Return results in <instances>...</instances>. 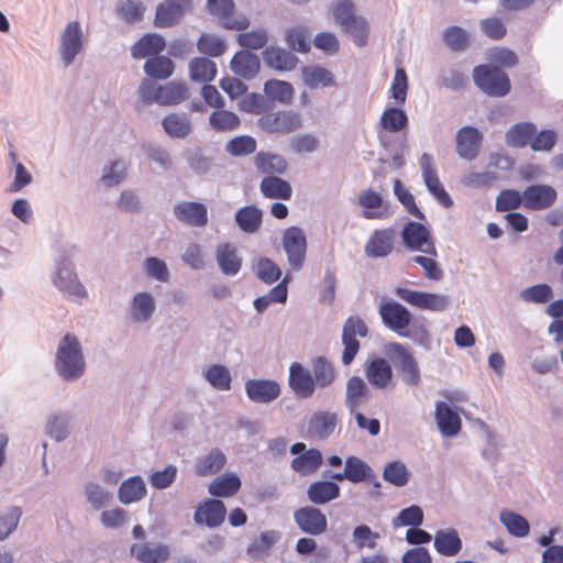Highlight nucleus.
<instances>
[{"label": "nucleus", "mask_w": 563, "mask_h": 563, "mask_svg": "<svg viewBox=\"0 0 563 563\" xmlns=\"http://www.w3.org/2000/svg\"><path fill=\"white\" fill-rule=\"evenodd\" d=\"M344 33L352 36L357 46H364L368 38V23L362 15H356L350 23L341 29Z\"/></svg>", "instance_id": "69168bd1"}, {"label": "nucleus", "mask_w": 563, "mask_h": 563, "mask_svg": "<svg viewBox=\"0 0 563 563\" xmlns=\"http://www.w3.org/2000/svg\"><path fill=\"white\" fill-rule=\"evenodd\" d=\"M399 336L410 339L426 351L432 349V335L427 328V319L424 317H412L410 327L406 328Z\"/></svg>", "instance_id": "e433bc0d"}, {"label": "nucleus", "mask_w": 563, "mask_h": 563, "mask_svg": "<svg viewBox=\"0 0 563 563\" xmlns=\"http://www.w3.org/2000/svg\"><path fill=\"white\" fill-rule=\"evenodd\" d=\"M339 423L335 412L319 410L313 412L307 423V434L319 440L330 438Z\"/></svg>", "instance_id": "6ab92c4d"}, {"label": "nucleus", "mask_w": 563, "mask_h": 563, "mask_svg": "<svg viewBox=\"0 0 563 563\" xmlns=\"http://www.w3.org/2000/svg\"><path fill=\"white\" fill-rule=\"evenodd\" d=\"M423 511L418 505H410L399 511L397 517L393 519L394 527L418 528L423 522Z\"/></svg>", "instance_id": "bf43d9fd"}, {"label": "nucleus", "mask_w": 563, "mask_h": 563, "mask_svg": "<svg viewBox=\"0 0 563 563\" xmlns=\"http://www.w3.org/2000/svg\"><path fill=\"white\" fill-rule=\"evenodd\" d=\"M420 164L423 179L428 189L433 194V196L439 200V202L444 208H450L453 203L452 199L440 183L437 170L432 163L431 155L427 153L422 154L420 158Z\"/></svg>", "instance_id": "aec40b11"}, {"label": "nucleus", "mask_w": 563, "mask_h": 563, "mask_svg": "<svg viewBox=\"0 0 563 563\" xmlns=\"http://www.w3.org/2000/svg\"><path fill=\"white\" fill-rule=\"evenodd\" d=\"M189 75L194 81L209 82L217 76V66L207 57H195L189 63Z\"/></svg>", "instance_id": "de8ad7c7"}, {"label": "nucleus", "mask_w": 563, "mask_h": 563, "mask_svg": "<svg viewBox=\"0 0 563 563\" xmlns=\"http://www.w3.org/2000/svg\"><path fill=\"white\" fill-rule=\"evenodd\" d=\"M483 136L479 131L474 126H464L457 131L456 134V152L467 161L476 158L479 152V146Z\"/></svg>", "instance_id": "412c9836"}, {"label": "nucleus", "mask_w": 563, "mask_h": 563, "mask_svg": "<svg viewBox=\"0 0 563 563\" xmlns=\"http://www.w3.org/2000/svg\"><path fill=\"white\" fill-rule=\"evenodd\" d=\"M499 520L506 527L508 533L515 538H525L530 532L529 521L518 512L507 509L501 510Z\"/></svg>", "instance_id": "a19ab883"}, {"label": "nucleus", "mask_w": 563, "mask_h": 563, "mask_svg": "<svg viewBox=\"0 0 563 563\" xmlns=\"http://www.w3.org/2000/svg\"><path fill=\"white\" fill-rule=\"evenodd\" d=\"M146 485L140 475L124 479L118 489V498L123 505L142 500L146 496Z\"/></svg>", "instance_id": "72a5a7b5"}, {"label": "nucleus", "mask_w": 563, "mask_h": 563, "mask_svg": "<svg viewBox=\"0 0 563 563\" xmlns=\"http://www.w3.org/2000/svg\"><path fill=\"white\" fill-rule=\"evenodd\" d=\"M395 234L393 228L375 230L365 245L366 255L373 258L388 256L394 249Z\"/></svg>", "instance_id": "4be33fe9"}, {"label": "nucleus", "mask_w": 563, "mask_h": 563, "mask_svg": "<svg viewBox=\"0 0 563 563\" xmlns=\"http://www.w3.org/2000/svg\"><path fill=\"white\" fill-rule=\"evenodd\" d=\"M312 379L317 388H327L336 379V372L325 356H317L312 361Z\"/></svg>", "instance_id": "4c0bfd02"}, {"label": "nucleus", "mask_w": 563, "mask_h": 563, "mask_svg": "<svg viewBox=\"0 0 563 563\" xmlns=\"http://www.w3.org/2000/svg\"><path fill=\"white\" fill-rule=\"evenodd\" d=\"M156 309L155 299L147 291L134 295L131 303V318L134 322L142 323L148 321Z\"/></svg>", "instance_id": "c9c22d12"}, {"label": "nucleus", "mask_w": 563, "mask_h": 563, "mask_svg": "<svg viewBox=\"0 0 563 563\" xmlns=\"http://www.w3.org/2000/svg\"><path fill=\"white\" fill-rule=\"evenodd\" d=\"M434 418L439 431L443 437H456L462 429V419L457 407L445 401H438L434 411Z\"/></svg>", "instance_id": "dca6fc26"}, {"label": "nucleus", "mask_w": 563, "mask_h": 563, "mask_svg": "<svg viewBox=\"0 0 563 563\" xmlns=\"http://www.w3.org/2000/svg\"><path fill=\"white\" fill-rule=\"evenodd\" d=\"M264 92L269 99L283 104H290L295 95L291 84L278 79L267 80L264 85Z\"/></svg>", "instance_id": "8fccbe9b"}, {"label": "nucleus", "mask_w": 563, "mask_h": 563, "mask_svg": "<svg viewBox=\"0 0 563 563\" xmlns=\"http://www.w3.org/2000/svg\"><path fill=\"white\" fill-rule=\"evenodd\" d=\"M294 521L298 529L308 536H320L328 529L327 516L313 505L303 506L295 510Z\"/></svg>", "instance_id": "9b49d317"}, {"label": "nucleus", "mask_w": 563, "mask_h": 563, "mask_svg": "<svg viewBox=\"0 0 563 563\" xmlns=\"http://www.w3.org/2000/svg\"><path fill=\"white\" fill-rule=\"evenodd\" d=\"M209 121L214 130L222 132L235 130L240 125V118L234 112L223 109L213 111Z\"/></svg>", "instance_id": "e2e57ef3"}, {"label": "nucleus", "mask_w": 563, "mask_h": 563, "mask_svg": "<svg viewBox=\"0 0 563 563\" xmlns=\"http://www.w3.org/2000/svg\"><path fill=\"white\" fill-rule=\"evenodd\" d=\"M395 294L410 306L422 310L442 312L450 306V297L443 294L413 290L407 287H396Z\"/></svg>", "instance_id": "0eeeda50"}, {"label": "nucleus", "mask_w": 563, "mask_h": 563, "mask_svg": "<svg viewBox=\"0 0 563 563\" xmlns=\"http://www.w3.org/2000/svg\"><path fill=\"white\" fill-rule=\"evenodd\" d=\"M190 7L191 0H165L157 7L155 25L158 27L174 25Z\"/></svg>", "instance_id": "b1692460"}, {"label": "nucleus", "mask_w": 563, "mask_h": 563, "mask_svg": "<svg viewBox=\"0 0 563 563\" xmlns=\"http://www.w3.org/2000/svg\"><path fill=\"white\" fill-rule=\"evenodd\" d=\"M379 123L387 132L397 133L407 128L408 117L405 111L399 108H387L382 113Z\"/></svg>", "instance_id": "5fc2aeb1"}, {"label": "nucleus", "mask_w": 563, "mask_h": 563, "mask_svg": "<svg viewBox=\"0 0 563 563\" xmlns=\"http://www.w3.org/2000/svg\"><path fill=\"white\" fill-rule=\"evenodd\" d=\"M435 551L443 556H455L463 549V541L455 528L439 529L433 538Z\"/></svg>", "instance_id": "c85d7f7f"}, {"label": "nucleus", "mask_w": 563, "mask_h": 563, "mask_svg": "<svg viewBox=\"0 0 563 563\" xmlns=\"http://www.w3.org/2000/svg\"><path fill=\"white\" fill-rule=\"evenodd\" d=\"M341 488L334 479L312 482L307 488V498L313 506L325 505L340 497Z\"/></svg>", "instance_id": "393cba45"}, {"label": "nucleus", "mask_w": 563, "mask_h": 563, "mask_svg": "<svg viewBox=\"0 0 563 563\" xmlns=\"http://www.w3.org/2000/svg\"><path fill=\"white\" fill-rule=\"evenodd\" d=\"M256 172L262 175L284 174L287 170L288 163L279 154L272 152H258L253 158Z\"/></svg>", "instance_id": "473e14b6"}, {"label": "nucleus", "mask_w": 563, "mask_h": 563, "mask_svg": "<svg viewBox=\"0 0 563 563\" xmlns=\"http://www.w3.org/2000/svg\"><path fill=\"white\" fill-rule=\"evenodd\" d=\"M257 124L262 131L268 134H289L302 126L301 115L292 110H279L265 112Z\"/></svg>", "instance_id": "423d86ee"}, {"label": "nucleus", "mask_w": 563, "mask_h": 563, "mask_svg": "<svg viewBox=\"0 0 563 563\" xmlns=\"http://www.w3.org/2000/svg\"><path fill=\"white\" fill-rule=\"evenodd\" d=\"M323 463V456L320 450L309 449L292 459L290 467L302 476L316 473Z\"/></svg>", "instance_id": "f704fd0d"}, {"label": "nucleus", "mask_w": 563, "mask_h": 563, "mask_svg": "<svg viewBox=\"0 0 563 563\" xmlns=\"http://www.w3.org/2000/svg\"><path fill=\"white\" fill-rule=\"evenodd\" d=\"M556 196L555 189L551 186L531 185L523 191V206L531 210L547 209L552 206Z\"/></svg>", "instance_id": "a878e982"}, {"label": "nucleus", "mask_w": 563, "mask_h": 563, "mask_svg": "<svg viewBox=\"0 0 563 563\" xmlns=\"http://www.w3.org/2000/svg\"><path fill=\"white\" fill-rule=\"evenodd\" d=\"M73 413L59 410L51 413L44 427L45 434L55 442L65 441L71 433Z\"/></svg>", "instance_id": "5701e85b"}, {"label": "nucleus", "mask_w": 563, "mask_h": 563, "mask_svg": "<svg viewBox=\"0 0 563 563\" xmlns=\"http://www.w3.org/2000/svg\"><path fill=\"white\" fill-rule=\"evenodd\" d=\"M369 388L360 376H352L346 383L345 406L351 413L355 412L363 399L368 398Z\"/></svg>", "instance_id": "58836bf2"}, {"label": "nucleus", "mask_w": 563, "mask_h": 563, "mask_svg": "<svg viewBox=\"0 0 563 563\" xmlns=\"http://www.w3.org/2000/svg\"><path fill=\"white\" fill-rule=\"evenodd\" d=\"M404 246L409 251L422 250L431 239V230L428 225L417 222H407L400 232Z\"/></svg>", "instance_id": "bb28decb"}, {"label": "nucleus", "mask_w": 563, "mask_h": 563, "mask_svg": "<svg viewBox=\"0 0 563 563\" xmlns=\"http://www.w3.org/2000/svg\"><path fill=\"white\" fill-rule=\"evenodd\" d=\"M139 96L144 104L176 106L188 99L189 90L187 85L180 81L156 85L144 79L140 85Z\"/></svg>", "instance_id": "7ed1b4c3"}, {"label": "nucleus", "mask_w": 563, "mask_h": 563, "mask_svg": "<svg viewBox=\"0 0 563 563\" xmlns=\"http://www.w3.org/2000/svg\"><path fill=\"white\" fill-rule=\"evenodd\" d=\"M265 63L277 70H291L297 58L288 51L278 47H268L264 51Z\"/></svg>", "instance_id": "37998d69"}, {"label": "nucleus", "mask_w": 563, "mask_h": 563, "mask_svg": "<svg viewBox=\"0 0 563 563\" xmlns=\"http://www.w3.org/2000/svg\"><path fill=\"white\" fill-rule=\"evenodd\" d=\"M241 488V479L236 474L230 473L217 477L210 483L208 492L213 497H231Z\"/></svg>", "instance_id": "ea45409f"}, {"label": "nucleus", "mask_w": 563, "mask_h": 563, "mask_svg": "<svg viewBox=\"0 0 563 563\" xmlns=\"http://www.w3.org/2000/svg\"><path fill=\"white\" fill-rule=\"evenodd\" d=\"M330 11L334 21L341 29L357 15L353 0H335L331 5Z\"/></svg>", "instance_id": "052dcab7"}, {"label": "nucleus", "mask_w": 563, "mask_h": 563, "mask_svg": "<svg viewBox=\"0 0 563 563\" xmlns=\"http://www.w3.org/2000/svg\"><path fill=\"white\" fill-rule=\"evenodd\" d=\"M22 514L20 506H10L0 514V541L5 540L16 529Z\"/></svg>", "instance_id": "680f3d73"}, {"label": "nucleus", "mask_w": 563, "mask_h": 563, "mask_svg": "<svg viewBox=\"0 0 563 563\" xmlns=\"http://www.w3.org/2000/svg\"><path fill=\"white\" fill-rule=\"evenodd\" d=\"M87 368V363L79 339L73 333H66L58 342L54 369L57 376L66 383L80 379Z\"/></svg>", "instance_id": "f257e3e1"}, {"label": "nucleus", "mask_w": 563, "mask_h": 563, "mask_svg": "<svg viewBox=\"0 0 563 563\" xmlns=\"http://www.w3.org/2000/svg\"><path fill=\"white\" fill-rule=\"evenodd\" d=\"M473 79L476 86L490 97H504L511 88L508 75L496 66H476L473 69Z\"/></svg>", "instance_id": "39448f33"}, {"label": "nucleus", "mask_w": 563, "mask_h": 563, "mask_svg": "<svg viewBox=\"0 0 563 563\" xmlns=\"http://www.w3.org/2000/svg\"><path fill=\"white\" fill-rule=\"evenodd\" d=\"M175 70L174 62L163 55L147 58L144 64V71L152 78L165 80L169 78Z\"/></svg>", "instance_id": "c03bdc74"}, {"label": "nucleus", "mask_w": 563, "mask_h": 563, "mask_svg": "<svg viewBox=\"0 0 563 563\" xmlns=\"http://www.w3.org/2000/svg\"><path fill=\"white\" fill-rule=\"evenodd\" d=\"M256 140L250 135H240L230 140L225 146L227 152L232 156H244L256 151Z\"/></svg>", "instance_id": "774afa93"}, {"label": "nucleus", "mask_w": 563, "mask_h": 563, "mask_svg": "<svg viewBox=\"0 0 563 563\" xmlns=\"http://www.w3.org/2000/svg\"><path fill=\"white\" fill-rule=\"evenodd\" d=\"M225 463L227 456L220 449L213 448L203 459L197 461L196 473L199 476L213 475L220 472Z\"/></svg>", "instance_id": "79ce46f5"}, {"label": "nucleus", "mask_w": 563, "mask_h": 563, "mask_svg": "<svg viewBox=\"0 0 563 563\" xmlns=\"http://www.w3.org/2000/svg\"><path fill=\"white\" fill-rule=\"evenodd\" d=\"M288 46L297 52L307 53L310 51V32L305 25L290 27L286 32Z\"/></svg>", "instance_id": "13d9d810"}, {"label": "nucleus", "mask_w": 563, "mask_h": 563, "mask_svg": "<svg viewBox=\"0 0 563 563\" xmlns=\"http://www.w3.org/2000/svg\"><path fill=\"white\" fill-rule=\"evenodd\" d=\"M58 254L55 260V272L52 277L53 285L69 296L86 297L87 291L78 279L71 257L77 252L76 245L56 243L54 246Z\"/></svg>", "instance_id": "f03ea898"}, {"label": "nucleus", "mask_w": 563, "mask_h": 563, "mask_svg": "<svg viewBox=\"0 0 563 563\" xmlns=\"http://www.w3.org/2000/svg\"><path fill=\"white\" fill-rule=\"evenodd\" d=\"M216 260L221 273L225 276H235L241 271L242 258L231 243H221L217 246Z\"/></svg>", "instance_id": "c756f323"}, {"label": "nucleus", "mask_w": 563, "mask_h": 563, "mask_svg": "<svg viewBox=\"0 0 563 563\" xmlns=\"http://www.w3.org/2000/svg\"><path fill=\"white\" fill-rule=\"evenodd\" d=\"M305 82L309 87L331 86L334 84L332 73L323 67H306L302 71Z\"/></svg>", "instance_id": "338daca9"}, {"label": "nucleus", "mask_w": 563, "mask_h": 563, "mask_svg": "<svg viewBox=\"0 0 563 563\" xmlns=\"http://www.w3.org/2000/svg\"><path fill=\"white\" fill-rule=\"evenodd\" d=\"M227 508L222 500L217 498H207L200 503L194 514V520L197 525H206L208 528H217L224 521Z\"/></svg>", "instance_id": "f3484780"}, {"label": "nucleus", "mask_w": 563, "mask_h": 563, "mask_svg": "<svg viewBox=\"0 0 563 563\" xmlns=\"http://www.w3.org/2000/svg\"><path fill=\"white\" fill-rule=\"evenodd\" d=\"M82 47V33L77 21L69 22L62 34V57L69 65Z\"/></svg>", "instance_id": "cd10ccee"}, {"label": "nucleus", "mask_w": 563, "mask_h": 563, "mask_svg": "<svg viewBox=\"0 0 563 563\" xmlns=\"http://www.w3.org/2000/svg\"><path fill=\"white\" fill-rule=\"evenodd\" d=\"M230 66L235 75L251 79L258 74L261 63L256 54L243 49L234 54Z\"/></svg>", "instance_id": "7c9ffc66"}, {"label": "nucleus", "mask_w": 563, "mask_h": 563, "mask_svg": "<svg viewBox=\"0 0 563 563\" xmlns=\"http://www.w3.org/2000/svg\"><path fill=\"white\" fill-rule=\"evenodd\" d=\"M411 477L410 471L404 462L394 460L387 462L383 470V479L396 487L406 486Z\"/></svg>", "instance_id": "09e8293b"}, {"label": "nucleus", "mask_w": 563, "mask_h": 563, "mask_svg": "<svg viewBox=\"0 0 563 563\" xmlns=\"http://www.w3.org/2000/svg\"><path fill=\"white\" fill-rule=\"evenodd\" d=\"M166 47L164 37L156 33H148L141 37L131 48L133 58L158 56Z\"/></svg>", "instance_id": "2f4dec72"}, {"label": "nucleus", "mask_w": 563, "mask_h": 563, "mask_svg": "<svg viewBox=\"0 0 563 563\" xmlns=\"http://www.w3.org/2000/svg\"><path fill=\"white\" fill-rule=\"evenodd\" d=\"M205 379L217 390L231 389L232 376L229 368L222 364H212L203 371Z\"/></svg>", "instance_id": "49530a36"}, {"label": "nucleus", "mask_w": 563, "mask_h": 563, "mask_svg": "<svg viewBox=\"0 0 563 563\" xmlns=\"http://www.w3.org/2000/svg\"><path fill=\"white\" fill-rule=\"evenodd\" d=\"M520 298L528 303L543 305L553 299V289L547 283L536 284L520 291Z\"/></svg>", "instance_id": "6e6d98bb"}, {"label": "nucleus", "mask_w": 563, "mask_h": 563, "mask_svg": "<svg viewBox=\"0 0 563 563\" xmlns=\"http://www.w3.org/2000/svg\"><path fill=\"white\" fill-rule=\"evenodd\" d=\"M162 125L174 139H184L191 132V123L186 114L170 113L163 119Z\"/></svg>", "instance_id": "a18cd8bd"}, {"label": "nucleus", "mask_w": 563, "mask_h": 563, "mask_svg": "<svg viewBox=\"0 0 563 563\" xmlns=\"http://www.w3.org/2000/svg\"><path fill=\"white\" fill-rule=\"evenodd\" d=\"M283 246L287 254V260L294 271H299L306 258L307 240L302 229L289 227L283 235Z\"/></svg>", "instance_id": "9d476101"}, {"label": "nucleus", "mask_w": 563, "mask_h": 563, "mask_svg": "<svg viewBox=\"0 0 563 563\" xmlns=\"http://www.w3.org/2000/svg\"><path fill=\"white\" fill-rule=\"evenodd\" d=\"M365 376L374 388L385 389L393 382V366L386 358L374 356L365 363Z\"/></svg>", "instance_id": "a211bd4d"}, {"label": "nucleus", "mask_w": 563, "mask_h": 563, "mask_svg": "<svg viewBox=\"0 0 563 563\" xmlns=\"http://www.w3.org/2000/svg\"><path fill=\"white\" fill-rule=\"evenodd\" d=\"M169 556V548L163 543H144L136 553V559L143 563H165Z\"/></svg>", "instance_id": "603ef678"}, {"label": "nucleus", "mask_w": 563, "mask_h": 563, "mask_svg": "<svg viewBox=\"0 0 563 563\" xmlns=\"http://www.w3.org/2000/svg\"><path fill=\"white\" fill-rule=\"evenodd\" d=\"M537 133V128L532 123H517L507 133V144L514 147H523L531 144L532 137Z\"/></svg>", "instance_id": "3c124183"}, {"label": "nucleus", "mask_w": 563, "mask_h": 563, "mask_svg": "<svg viewBox=\"0 0 563 563\" xmlns=\"http://www.w3.org/2000/svg\"><path fill=\"white\" fill-rule=\"evenodd\" d=\"M288 386L298 399L311 398L317 389L311 371L299 362L289 366Z\"/></svg>", "instance_id": "ddd939ff"}, {"label": "nucleus", "mask_w": 563, "mask_h": 563, "mask_svg": "<svg viewBox=\"0 0 563 563\" xmlns=\"http://www.w3.org/2000/svg\"><path fill=\"white\" fill-rule=\"evenodd\" d=\"M324 476L342 482L349 481L353 484L365 483L374 479V470L364 460L350 455L345 459L343 472H325Z\"/></svg>", "instance_id": "f8f14e48"}, {"label": "nucleus", "mask_w": 563, "mask_h": 563, "mask_svg": "<svg viewBox=\"0 0 563 563\" xmlns=\"http://www.w3.org/2000/svg\"><path fill=\"white\" fill-rule=\"evenodd\" d=\"M385 352L399 372L405 385L418 386L420 384L421 373L419 364L405 345L399 342H390L385 346Z\"/></svg>", "instance_id": "20e7f679"}, {"label": "nucleus", "mask_w": 563, "mask_h": 563, "mask_svg": "<svg viewBox=\"0 0 563 563\" xmlns=\"http://www.w3.org/2000/svg\"><path fill=\"white\" fill-rule=\"evenodd\" d=\"M261 190L264 196L275 199H289L291 197V187L288 181L275 177H265L261 183Z\"/></svg>", "instance_id": "864d4df0"}, {"label": "nucleus", "mask_w": 563, "mask_h": 563, "mask_svg": "<svg viewBox=\"0 0 563 563\" xmlns=\"http://www.w3.org/2000/svg\"><path fill=\"white\" fill-rule=\"evenodd\" d=\"M255 275L261 282L272 285L280 278L282 269L273 260L260 257L256 263Z\"/></svg>", "instance_id": "0e129e2a"}, {"label": "nucleus", "mask_w": 563, "mask_h": 563, "mask_svg": "<svg viewBox=\"0 0 563 563\" xmlns=\"http://www.w3.org/2000/svg\"><path fill=\"white\" fill-rule=\"evenodd\" d=\"M356 335L366 338L368 335V328L358 316H350L345 320L342 329V344L344 345L342 363L345 366L352 364L360 351L361 343L356 339Z\"/></svg>", "instance_id": "6e6552de"}, {"label": "nucleus", "mask_w": 563, "mask_h": 563, "mask_svg": "<svg viewBox=\"0 0 563 563\" xmlns=\"http://www.w3.org/2000/svg\"><path fill=\"white\" fill-rule=\"evenodd\" d=\"M378 313L384 327L398 335L406 328L410 327L411 318L413 317L406 306L394 299L380 302Z\"/></svg>", "instance_id": "1a4fd4ad"}, {"label": "nucleus", "mask_w": 563, "mask_h": 563, "mask_svg": "<svg viewBox=\"0 0 563 563\" xmlns=\"http://www.w3.org/2000/svg\"><path fill=\"white\" fill-rule=\"evenodd\" d=\"M197 48L207 56L219 57L227 51V44L216 34L202 33L197 41Z\"/></svg>", "instance_id": "4d7b16f0"}, {"label": "nucleus", "mask_w": 563, "mask_h": 563, "mask_svg": "<svg viewBox=\"0 0 563 563\" xmlns=\"http://www.w3.org/2000/svg\"><path fill=\"white\" fill-rule=\"evenodd\" d=\"M208 11L222 21V25L228 30L243 31L250 25L246 16H234V2L232 0H208Z\"/></svg>", "instance_id": "2eb2a0df"}, {"label": "nucleus", "mask_w": 563, "mask_h": 563, "mask_svg": "<svg viewBox=\"0 0 563 563\" xmlns=\"http://www.w3.org/2000/svg\"><path fill=\"white\" fill-rule=\"evenodd\" d=\"M244 388L247 398L255 404H271L282 393L278 382L268 378H250Z\"/></svg>", "instance_id": "4468645a"}]
</instances>
